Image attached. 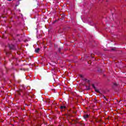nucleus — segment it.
Segmentation results:
<instances>
[{"mask_svg": "<svg viewBox=\"0 0 126 126\" xmlns=\"http://www.w3.org/2000/svg\"><path fill=\"white\" fill-rule=\"evenodd\" d=\"M120 84H119V82H114L113 83L114 86H119Z\"/></svg>", "mask_w": 126, "mask_h": 126, "instance_id": "obj_1", "label": "nucleus"}, {"mask_svg": "<svg viewBox=\"0 0 126 126\" xmlns=\"http://www.w3.org/2000/svg\"><path fill=\"white\" fill-rule=\"evenodd\" d=\"M66 108V107L65 106H60V109H61V110H63L64 109H65Z\"/></svg>", "mask_w": 126, "mask_h": 126, "instance_id": "obj_2", "label": "nucleus"}, {"mask_svg": "<svg viewBox=\"0 0 126 126\" xmlns=\"http://www.w3.org/2000/svg\"><path fill=\"white\" fill-rule=\"evenodd\" d=\"M94 91H95V92H97V93H99L100 94H101V93L100 92V91H99L98 90H97V89H96V88L94 89Z\"/></svg>", "mask_w": 126, "mask_h": 126, "instance_id": "obj_3", "label": "nucleus"}, {"mask_svg": "<svg viewBox=\"0 0 126 126\" xmlns=\"http://www.w3.org/2000/svg\"><path fill=\"white\" fill-rule=\"evenodd\" d=\"M39 51H40V48H36L35 50V53H39Z\"/></svg>", "mask_w": 126, "mask_h": 126, "instance_id": "obj_4", "label": "nucleus"}, {"mask_svg": "<svg viewBox=\"0 0 126 126\" xmlns=\"http://www.w3.org/2000/svg\"><path fill=\"white\" fill-rule=\"evenodd\" d=\"M88 117H89V115H88V114H86V115H84V118L85 119H87V118H88Z\"/></svg>", "mask_w": 126, "mask_h": 126, "instance_id": "obj_5", "label": "nucleus"}, {"mask_svg": "<svg viewBox=\"0 0 126 126\" xmlns=\"http://www.w3.org/2000/svg\"><path fill=\"white\" fill-rule=\"evenodd\" d=\"M102 97H103L104 99H105V100H106V101H108V98H106V96H105V95H102Z\"/></svg>", "mask_w": 126, "mask_h": 126, "instance_id": "obj_6", "label": "nucleus"}, {"mask_svg": "<svg viewBox=\"0 0 126 126\" xmlns=\"http://www.w3.org/2000/svg\"><path fill=\"white\" fill-rule=\"evenodd\" d=\"M79 76L81 78H84V76L83 75H80Z\"/></svg>", "mask_w": 126, "mask_h": 126, "instance_id": "obj_7", "label": "nucleus"}, {"mask_svg": "<svg viewBox=\"0 0 126 126\" xmlns=\"http://www.w3.org/2000/svg\"><path fill=\"white\" fill-rule=\"evenodd\" d=\"M92 86H93V88H94V89H95L96 87H95V85L94 84H93Z\"/></svg>", "mask_w": 126, "mask_h": 126, "instance_id": "obj_8", "label": "nucleus"}, {"mask_svg": "<svg viewBox=\"0 0 126 126\" xmlns=\"http://www.w3.org/2000/svg\"><path fill=\"white\" fill-rule=\"evenodd\" d=\"M10 49H11L12 50H14V46H13L12 47H10Z\"/></svg>", "mask_w": 126, "mask_h": 126, "instance_id": "obj_9", "label": "nucleus"}, {"mask_svg": "<svg viewBox=\"0 0 126 126\" xmlns=\"http://www.w3.org/2000/svg\"><path fill=\"white\" fill-rule=\"evenodd\" d=\"M87 82H90V80H88V79H86V80H85Z\"/></svg>", "mask_w": 126, "mask_h": 126, "instance_id": "obj_10", "label": "nucleus"}, {"mask_svg": "<svg viewBox=\"0 0 126 126\" xmlns=\"http://www.w3.org/2000/svg\"><path fill=\"white\" fill-rule=\"evenodd\" d=\"M90 90V87H87V90Z\"/></svg>", "mask_w": 126, "mask_h": 126, "instance_id": "obj_11", "label": "nucleus"}, {"mask_svg": "<svg viewBox=\"0 0 126 126\" xmlns=\"http://www.w3.org/2000/svg\"><path fill=\"white\" fill-rule=\"evenodd\" d=\"M18 95H21V94L20 93V92H18Z\"/></svg>", "mask_w": 126, "mask_h": 126, "instance_id": "obj_12", "label": "nucleus"}, {"mask_svg": "<svg viewBox=\"0 0 126 126\" xmlns=\"http://www.w3.org/2000/svg\"><path fill=\"white\" fill-rule=\"evenodd\" d=\"M73 114H76V111H73Z\"/></svg>", "mask_w": 126, "mask_h": 126, "instance_id": "obj_13", "label": "nucleus"}, {"mask_svg": "<svg viewBox=\"0 0 126 126\" xmlns=\"http://www.w3.org/2000/svg\"><path fill=\"white\" fill-rule=\"evenodd\" d=\"M9 0V1H11V0Z\"/></svg>", "mask_w": 126, "mask_h": 126, "instance_id": "obj_14", "label": "nucleus"}, {"mask_svg": "<svg viewBox=\"0 0 126 126\" xmlns=\"http://www.w3.org/2000/svg\"><path fill=\"white\" fill-rule=\"evenodd\" d=\"M56 47H57L56 45H55V47L56 48Z\"/></svg>", "mask_w": 126, "mask_h": 126, "instance_id": "obj_15", "label": "nucleus"}, {"mask_svg": "<svg viewBox=\"0 0 126 126\" xmlns=\"http://www.w3.org/2000/svg\"><path fill=\"white\" fill-rule=\"evenodd\" d=\"M19 11H20V10H19Z\"/></svg>", "mask_w": 126, "mask_h": 126, "instance_id": "obj_16", "label": "nucleus"}]
</instances>
